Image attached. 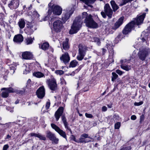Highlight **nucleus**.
I'll return each instance as SVG.
<instances>
[{
	"label": "nucleus",
	"mask_w": 150,
	"mask_h": 150,
	"mask_svg": "<svg viewBox=\"0 0 150 150\" xmlns=\"http://www.w3.org/2000/svg\"><path fill=\"white\" fill-rule=\"evenodd\" d=\"M146 14L145 13H144L142 15H138L137 18L134 19L125 26L123 30V33L125 35L128 34L131 32L135 25H139L143 23Z\"/></svg>",
	"instance_id": "1"
},
{
	"label": "nucleus",
	"mask_w": 150,
	"mask_h": 150,
	"mask_svg": "<svg viewBox=\"0 0 150 150\" xmlns=\"http://www.w3.org/2000/svg\"><path fill=\"white\" fill-rule=\"evenodd\" d=\"M88 16V15L87 12H83L82 14V18L80 17L76 18L71 26L69 33L70 34H73L76 33L81 27V25L82 23V19L85 18V22L86 18Z\"/></svg>",
	"instance_id": "2"
},
{
	"label": "nucleus",
	"mask_w": 150,
	"mask_h": 150,
	"mask_svg": "<svg viewBox=\"0 0 150 150\" xmlns=\"http://www.w3.org/2000/svg\"><path fill=\"white\" fill-rule=\"evenodd\" d=\"M48 6V15L45 17V21L47 20L49 18L48 16H50L52 12L54 15L58 16L60 15L62 13V8L60 6L54 4L53 1H51Z\"/></svg>",
	"instance_id": "3"
},
{
	"label": "nucleus",
	"mask_w": 150,
	"mask_h": 150,
	"mask_svg": "<svg viewBox=\"0 0 150 150\" xmlns=\"http://www.w3.org/2000/svg\"><path fill=\"white\" fill-rule=\"evenodd\" d=\"M150 54V49L146 48L140 50L138 53V55L139 59L143 61Z\"/></svg>",
	"instance_id": "4"
},
{
	"label": "nucleus",
	"mask_w": 150,
	"mask_h": 150,
	"mask_svg": "<svg viewBox=\"0 0 150 150\" xmlns=\"http://www.w3.org/2000/svg\"><path fill=\"white\" fill-rule=\"evenodd\" d=\"M85 23L86 25L89 28H95L98 27V24L93 20L91 15H89L87 18Z\"/></svg>",
	"instance_id": "5"
},
{
	"label": "nucleus",
	"mask_w": 150,
	"mask_h": 150,
	"mask_svg": "<svg viewBox=\"0 0 150 150\" xmlns=\"http://www.w3.org/2000/svg\"><path fill=\"white\" fill-rule=\"evenodd\" d=\"M86 48L81 45L79 46V53L76 57L77 59L79 61L82 60L85 55Z\"/></svg>",
	"instance_id": "6"
},
{
	"label": "nucleus",
	"mask_w": 150,
	"mask_h": 150,
	"mask_svg": "<svg viewBox=\"0 0 150 150\" xmlns=\"http://www.w3.org/2000/svg\"><path fill=\"white\" fill-rule=\"evenodd\" d=\"M46 82L48 87L51 90L55 91L57 89V84L55 79H47Z\"/></svg>",
	"instance_id": "7"
},
{
	"label": "nucleus",
	"mask_w": 150,
	"mask_h": 150,
	"mask_svg": "<svg viewBox=\"0 0 150 150\" xmlns=\"http://www.w3.org/2000/svg\"><path fill=\"white\" fill-rule=\"evenodd\" d=\"M51 127L57 132L61 136L67 140V136L66 132L62 130L60 128L53 123L51 124Z\"/></svg>",
	"instance_id": "8"
},
{
	"label": "nucleus",
	"mask_w": 150,
	"mask_h": 150,
	"mask_svg": "<svg viewBox=\"0 0 150 150\" xmlns=\"http://www.w3.org/2000/svg\"><path fill=\"white\" fill-rule=\"evenodd\" d=\"M54 29L57 32H59L63 27L62 22L60 20H57L53 23Z\"/></svg>",
	"instance_id": "9"
},
{
	"label": "nucleus",
	"mask_w": 150,
	"mask_h": 150,
	"mask_svg": "<svg viewBox=\"0 0 150 150\" xmlns=\"http://www.w3.org/2000/svg\"><path fill=\"white\" fill-rule=\"evenodd\" d=\"M27 29L26 30L28 34H31L37 29L36 26L34 23L28 22L27 24Z\"/></svg>",
	"instance_id": "10"
},
{
	"label": "nucleus",
	"mask_w": 150,
	"mask_h": 150,
	"mask_svg": "<svg viewBox=\"0 0 150 150\" xmlns=\"http://www.w3.org/2000/svg\"><path fill=\"white\" fill-rule=\"evenodd\" d=\"M74 9V7L71 8V10L67 11V12L63 14L62 17V19L64 23L69 18L70 16L73 13Z\"/></svg>",
	"instance_id": "11"
},
{
	"label": "nucleus",
	"mask_w": 150,
	"mask_h": 150,
	"mask_svg": "<svg viewBox=\"0 0 150 150\" xmlns=\"http://www.w3.org/2000/svg\"><path fill=\"white\" fill-rule=\"evenodd\" d=\"M1 90H4L2 92L1 95L3 98L7 97L9 93H13L14 92V89L11 87L4 88L1 89Z\"/></svg>",
	"instance_id": "12"
},
{
	"label": "nucleus",
	"mask_w": 150,
	"mask_h": 150,
	"mask_svg": "<svg viewBox=\"0 0 150 150\" xmlns=\"http://www.w3.org/2000/svg\"><path fill=\"white\" fill-rule=\"evenodd\" d=\"M104 11L109 18H112L113 11L109 4H105L104 7Z\"/></svg>",
	"instance_id": "13"
},
{
	"label": "nucleus",
	"mask_w": 150,
	"mask_h": 150,
	"mask_svg": "<svg viewBox=\"0 0 150 150\" xmlns=\"http://www.w3.org/2000/svg\"><path fill=\"white\" fill-rule=\"evenodd\" d=\"M36 94L38 97L40 98H42L45 95V89L44 86L40 87L37 91Z\"/></svg>",
	"instance_id": "14"
},
{
	"label": "nucleus",
	"mask_w": 150,
	"mask_h": 150,
	"mask_svg": "<svg viewBox=\"0 0 150 150\" xmlns=\"http://www.w3.org/2000/svg\"><path fill=\"white\" fill-rule=\"evenodd\" d=\"M129 61L126 59L122 60L120 61L121 65L120 67L121 68L127 71H128L131 69V67L130 66L126 65L125 63H128Z\"/></svg>",
	"instance_id": "15"
},
{
	"label": "nucleus",
	"mask_w": 150,
	"mask_h": 150,
	"mask_svg": "<svg viewBox=\"0 0 150 150\" xmlns=\"http://www.w3.org/2000/svg\"><path fill=\"white\" fill-rule=\"evenodd\" d=\"M23 40V37L22 35L18 34L16 35L13 39V42L17 44H20Z\"/></svg>",
	"instance_id": "16"
},
{
	"label": "nucleus",
	"mask_w": 150,
	"mask_h": 150,
	"mask_svg": "<svg viewBox=\"0 0 150 150\" xmlns=\"http://www.w3.org/2000/svg\"><path fill=\"white\" fill-rule=\"evenodd\" d=\"M63 107H60L55 112L54 116L57 121L58 120L60 116L62 115L63 112Z\"/></svg>",
	"instance_id": "17"
},
{
	"label": "nucleus",
	"mask_w": 150,
	"mask_h": 150,
	"mask_svg": "<svg viewBox=\"0 0 150 150\" xmlns=\"http://www.w3.org/2000/svg\"><path fill=\"white\" fill-rule=\"evenodd\" d=\"M61 61H62L65 64L68 63L70 60V57L68 53L67 52H65L62 54V56L60 57Z\"/></svg>",
	"instance_id": "18"
},
{
	"label": "nucleus",
	"mask_w": 150,
	"mask_h": 150,
	"mask_svg": "<svg viewBox=\"0 0 150 150\" xmlns=\"http://www.w3.org/2000/svg\"><path fill=\"white\" fill-rule=\"evenodd\" d=\"M19 5V2L18 0H13L8 4V6L11 9H15L17 8Z\"/></svg>",
	"instance_id": "19"
},
{
	"label": "nucleus",
	"mask_w": 150,
	"mask_h": 150,
	"mask_svg": "<svg viewBox=\"0 0 150 150\" xmlns=\"http://www.w3.org/2000/svg\"><path fill=\"white\" fill-rule=\"evenodd\" d=\"M22 57L24 59H30L33 58V55L31 53L28 52H25L22 54Z\"/></svg>",
	"instance_id": "20"
},
{
	"label": "nucleus",
	"mask_w": 150,
	"mask_h": 150,
	"mask_svg": "<svg viewBox=\"0 0 150 150\" xmlns=\"http://www.w3.org/2000/svg\"><path fill=\"white\" fill-rule=\"evenodd\" d=\"M124 19V17H122L120 18L115 23L114 29L116 30L118 28L122 23Z\"/></svg>",
	"instance_id": "21"
},
{
	"label": "nucleus",
	"mask_w": 150,
	"mask_h": 150,
	"mask_svg": "<svg viewBox=\"0 0 150 150\" xmlns=\"http://www.w3.org/2000/svg\"><path fill=\"white\" fill-rule=\"evenodd\" d=\"M80 1L83 2L88 6L92 8L93 6L91 4H93L96 0H80Z\"/></svg>",
	"instance_id": "22"
},
{
	"label": "nucleus",
	"mask_w": 150,
	"mask_h": 150,
	"mask_svg": "<svg viewBox=\"0 0 150 150\" xmlns=\"http://www.w3.org/2000/svg\"><path fill=\"white\" fill-rule=\"evenodd\" d=\"M62 47L63 49L65 50H67L69 49V40L68 38H66L65 40L63 42Z\"/></svg>",
	"instance_id": "23"
},
{
	"label": "nucleus",
	"mask_w": 150,
	"mask_h": 150,
	"mask_svg": "<svg viewBox=\"0 0 150 150\" xmlns=\"http://www.w3.org/2000/svg\"><path fill=\"white\" fill-rule=\"evenodd\" d=\"M25 23V20L23 18L20 19L18 22V26L21 29H23L24 28Z\"/></svg>",
	"instance_id": "24"
},
{
	"label": "nucleus",
	"mask_w": 150,
	"mask_h": 150,
	"mask_svg": "<svg viewBox=\"0 0 150 150\" xmlns=\"http://www.w3.org/2000/svg\"><path fill=\"white\" fill-rule=\"evenodd\" d=\"M33 74L34 76L37 78L45 77V75L44 74L40 71L34 72Z\"/></svg>",
	"instance_id": "25"
},
{
	"label": "nucleus",
	"mask_w": 150,
	"mask_h": 150,
	"mask_svg": "<svg viewBox=\"0 0 150 150\" xmlns=\"http://www.w3.org/2000/svg\"><path fill=\"white\" fill-rule=\"evenodd\" d=\"M29 14L33 17V18H38L39 16V15L37 12L34 10H33L31 11L30 12H29Z\"/></svg>",
	"instance_id": "26"
},
{
	"label": "nucleus",
	"mask_w": 150,
	"mask_h": 150,
	"mask_svg": "<svg viewBox=\"0 0 150 150\" xmlns=\"http://www.w3.org/2000/svg\"><path fill=\"white\" fill-rule=\"evenodd\" d=\"M110 3L114 11H116L119 8L118 6L114 0L111 1Z\"/></svg>",
	"instance_id": "27"
},
{
	"label": "nucleus",
	"mask_w": 150,
	"mask_h": 150,
	"mask_svg": "<svg viewBox=\"0 0 150 150\" xmlns=\"http://www.w3.org/2000/svg\"><path fill=\"white\" fill-rule=\"evenodd\" d=\"M23 68L24 70L23 71V74H27L30 71V66L28 64L24 65Z\"/></svg>",
	"instance_id": "28"
},
{
	"label": "nucleus",
	"mask_w": 150,
	"mask_h": 150,
	"mask_svg": "<svg viewBox=\"0 0 150 150\" xmlns=\"http://www.w3.org/2000/svg\"><path fill=\"white\" fill-rule=\"evenodd\" d=\"M46 137L51 140L55 135V134L49 131H47L46 132Z\"/></svg>",
	"instance_id": "29"
},
{
	"label": "nucleus",
	"mask_w": 150,
	"mask_h": 150,
	"mask_svg": "<svg viewBox=\"0 0 150 150\" xmlns=\"http://www.w3.org/2000/svg\"><path fill=\"white\" fill-rule=\"evenodd\" d=\"M91 141L90 140L85 139L84 138H83V137H82L81 136L79 138V140H78V143H88L90 142H91Z\"/></svg>",
	"instance_id": "30"
},
{
	"label": "nucleus",
	"mask_w": 150,
	"mask_h": 150,
	"mask_svg": "<svg viewBox=\"0 0 150 150\" xmlns=\"http://www.w3.org/2000/svg\"><path fill=\"white\" fill-rule=\"evenodd\" d=\"M34 40V38L28 37L25 39V43L28 45L32 43L33 40Z\"/></svg>",
	"instance_id": "31"
},
{
	"label": "nucleus",
	"mask_w": 150,
	"mask_h": 150,
	"mask_svg": "<svg viewBox=\"0 0 150 150\" xmlns=\"http://www.w3.org/2000/svg\"><path fill=\"white\" fill-rule=\"evenodd\" d=\"M78 62L75 60L72 61L70 63L69 65V67H74L78 64Z\"/></svg>",
	"instance_id": "32"
},
{
	"label": "nucleus",
	"mask_w": 150,
	"mask_h": 150,
	"mask_svg": "<svg viewBox=\"0 0 150 150\" xmlns=\"http://www.w3.org/2000/svg\"><path fill=\"white\" fill-rule=\"evenodd\" d=\"M49 46V45L48 43H44L41 45V48L43 50H46L48 49Z\"/></svg>",
	"instance_id": "33"
},
{
	"label": "nucleus",
	"mask_w": 150,
	"mask_h": 150,
	"mask_svg": "<svg viewBox=\"0 0 150 150\" xmlns=\"http://www.w3.org/2000/svg\"><path fill=\"white\" fill-rule=\"evenodd\" d=\"M50 141L52 142L53 144H57L59 143V139L58 138H57L55 135Z\"/></svg>",
	"instance_id": "34"
},
{
	"label": "nucleus",
	"mask_w": 150,
	"mask_h": 150,
	"mask_svg": "<svg viewBox=\"0 0 150 150\" xmlns=\"http://www.w3.org/2000/svg\"><path fill=\"white\" fill-rule=\"evenodd\" d=\"M92 41L94 42H96L97 44L98 45H99L100 44V41L99 39L97 37H93L92 39Z\"/></svg>",
	"instance_id": "35"
},
{
	"label": "nucleus",
	"mask_w": 150,
	"mask_h": 150,
	"mask_svg": "<svg viewBox=\"0 0 150 150\" xmlns=\"http://www.w3.org/2000/svg\"><path fill=\"white\" fill-rule=\"evenodd\" d=\"M133 0H122V2L120 4L119 6H122L129 2L132 1Z\"/></svg>",
	"instance_id": "36"
},
{
	"label": "nucleus",
	"mask_w": 150,
	"mask_h": 150,
	"mask_svg": "<svg viewBox=\"0 0 150 150\" xmlns=\"http://www.w3.org/2000/svg\"><path fill=\"white\" fill-rule=\"evenodd\" d=\"M112 81H113L117 78L118 76L115 72H112Z\"/></svg>",
	"instance_id": "37"
},
{
	"label": "nucleus",
	"mask_w": 150,
	"mask_h": 150,
	"mask_svg": "<svg viewBox=\"0 0 150 150\" xmlns=\"http://www.w3.org/2000/svg\"><path fill=\"white\" fill-rule=\"evenodd\" d=\"M37 137L39 138L40 140L45 141L46 140V137L39 133H38Z\"/></svg>",
	"instance_id": "38"
},
{
	"label": "nucleus",
	"mask_w": 150,
	"mask_h": 150,
	"mask_svg": "<svg viewBox=\"0 0 150 150\" xmlns=\"http://www.w3.org/2000/svg\"><path fill=\"white\" fill-rule=\"evenodd\" d=\"M131 149L132 148L130 146H123L120 150H131Z\"/></svg>",
	"instance_id": "39"
},
{
	"label": "nucleus",
	"mask_w": 150,
	"mask_h": 150,
	"mask_svg": "<svg viewBox=\"0 0 150 150\" xmlns=\"http://www.w3.org/2000/svg\"><path fill=\"white\" fill-rule=\"evenodd\" d=\"M63 124H64L65 128L67 130H69L70 132L71 133V134L72 131L70 128L68 127L67 122Z\"/></svg>",
	"instance_id": "40"
},
{
	"label": "nucleus",
	"mask_w": 150,
	"mask_h": 150,
	"mask_svg": "<svg viewBox=\"0 0 150 150\" xmlns=\"http://www.w3.org/2000/svg\"><path fill=\"white\" fill-rule=\"evenodd\" d=\"M55 73L57 75H61L64 73V72L62 70H57L55 71Z\"/></svg>",
	"instance_id": "41"
},
{
	"label": "nucleus",
	"mask_w": 150,
	"mask_h": 150,
	"mask_svg": "<svg viewBox=\"0 0 150 150\" xmlns=\"http://www.w3.org/2000/svg\"><path fill=\"white\" fill-rule=\"evenodd\" d=\"M120 126V123L117 122L116 123L115 125V129H118L119 128Z\"/></svg>",
	"instance_id": "42"
},
{
	"label": "nucleus",
	"mask_w": 150,
	"mask_h": 150,
	"mask_svg": "<svg viewBox=\"0 0 150 150\" xmlns=\"http://www.w3.org/2000/svg\"><path fill=\"white\" fill-rule=\"evenodd\" d=\"M62 119L63 121V123L67 122V119L65 117L64 115H62Z\"/></svg>",
	"instance_id": "43"
},
{
	"label": "nucleus",
	"mask_w": 150,
	"mask_h": 150,
	"mask_svg": "<svg viewBox=\"0 0 150 150\" xmlns=\"http://www.w3.org/2000/svg\"><path fill=\"white\" fill-rule=\"evenodd\" d=\"M85 116L88 118H92L93 117V116L92 114L88 113H85Z\"/></svg>",
	"instance_id": "44"
},
{
	"label": "nucleus",
	"mask_w": 150,
	"mask_h": 150,
	"mask_svg": "<svg viewBox=\"0 0 150 150\" xmlns=\"http://www.w3.org/2000/svg\"><path fill=\"white\" fill-rule=\"evenodd\" d=\"M50 103L49 102H47L46 103L45 105V108L46 110L48 109L50 106Z\"/></svg>",
	"instance_id": "45"
},
{
	"label": "nucleus",
	"mask_w": 150,
	"mask_h": 150,
	"mask_svg": "<svg viewBox=\"0 0 150 150\" xmlns=\"http://www.w3.org/2000/svg\"><path fill=\"white\" fill-rule=\"evenodd\" d=\"M143 103L142 101H140L139 102H135L134 103V105L135 106H139L140 105Z\"/></svg>",
	"instance_id": "46"
},
{
	"label": "nucleus",
	"mask_w": 150,
	"mask_h": 150,
	"mask_svg": "<svg viewBox=\"0 0 150 150\" xmlns=\"http://www.w3.org/2000/svg\"><path fill=\"white\" fill-rule=\"evenodd\" d=\"M88 134L84 133L82 134L81 136L82 137H83V138L86 139L88 137Z\"/></svg>",
	"instance_id": "47"
},
{
	"label": "nucleus",
	"mask_w": 150,
	"mask_h": 150,
	"mask_svg": "<svg viewBox=\"0 0 150 150\" xmlns=\"http://www.w3.org/2000/svg\"><path fill=\"white\" fill-rule=\"evenodd\" d=\"M9 148V146L8 144L5 145L3 148V150H7L8 148Z\"/></svg>",
	"instance_id": "48"
},
{
	"label": "nucleus",
	"mask_w": 150,
	"mask_h": 150,
	"mask_svg": "<svg viewBox=\"0 0 150 150\" xmlns=\"http://www.w3.org/2000/svg\"><path fill=\"white\" fill-rule=\"evenodd\" d=\"M101 14L102 16V17L104 18H105L106 17V14L104 12L102 11L101 12Z\"/></svg>",
	"instance_id": "49"
},
{
	"label": "nucleus",
	"mask_w": 150,
	"mask_h": 150,
	"mask_svg": "<svg viewBox=\"0 0 150 150\" xmlns=\"http://www.w3.org/2000/svg\"><path fill=\"white\" fill-rule=\"evenodd\" d=\"M38 133H31L30 134V135L31 137H38Z\"/></svg>",
	"instance_id": "50"
},
{
	"label": "nucleus",
	"mask_w": 150,
	"mask_h": 150,
	"mask_svg": "<svg viewBox=\"0 0 150 150\" xmlns=\"http://www.w3.org/2000/svg\"><path fill=\"white\" fill-rule=\"evenodd\" d=\"M71 136L72 137L71 138V139L73 140L76 142L78 143V140H77L76 139V138L74 135H72Z\"/></svg>",
	"instance_id": "51"
},
{
	"label": "nucleus",
	"mask_w": 150,
	"mask_h": 150,
	"mask_svg": "<svg viewBox=\"0 0 150 150\" xmlns=\"http://www.w3.org/2000/svg\"><path fill=\"white\" fill-rule=\"evenodd\" d=\"M116 72L120 75H122V72L119 70H117L116 71Z\"/></svg>",
	"instance_id": "52"
},
{
	"label": "nucleus",
	"mask_w": 150,
	"mask_h": 150,
	"mask_svg": "<svg viewBox=\"0 0 150 150\" xmlns=\"http://www.w3.org/2000/svg\"><path fill=\"white\" fill-rule=\"evenodd\" d=\"M55 18V17L53 16H51L49 18V23H50V22H51V23H52V21H53L54 20V19Z\"/></svg>",
	"instance_id": "53"
},
{
	"label": "nucleus",
	"mask_w": 150,
	"mask_h": 150,
	"mask_svg": "<svg viewBox=\"0 0 150 150\" xmlns=\"http://www.w3.org/2000/svg\"><path fill=\"white\" fill-rule=\"evenodd\" d=\"M144 115H142L140 116V122L144 120Z\"/></svg>",
	"instance_id": "54"
},
{
	"label": "nucleus",
	"mask_w": 150,
	"mask_h": 150,
	"mask_svg": "<svg viewBox=\"0 0 150 150\" xmlns=\"http://www.w3.org/2000/svg\"><path fill=\"white\" fill-rule=\"evenodd\" d=\"M137 117L135 115H132L131 117V119L132 120H134L136 119Z\"/></svg>",
	"instance_id": "55"
},
{
	"label": "nucleus",
	"mask_w": 150,
	"mask_h": 150,
	"mask_svg": "<svg viewBox=\"0 0 150 150\" xmlns=\"http://www.w3.org/2000/svg\"><path fill=\"white\" fill-rule=\"evenodd\" d=\"M6 109L8 111H10V112H13V110L11 108L9 107H7L6 108Z\"/></svg>",
	"instance_id": "56"
},
{
	"label": "nucleus",
	"mask_w": 150,
	"mask_h": 150,
	"mask_svg": "<svg viewBox=\"0 0 150 150\" xmlns=\"http://www.w3.org/2000/svg\"><path fill=\"white\" fill-rule=\"evenodd\" d=\"M107 110V108L105 106H103L102 108V110L103 111L105 112Z\"/></svg>",
	"instance_id": "57"
},
{
	"label": "nucleus",
	"mask_w": 150,
	"mask_h": 150,
	"mask_svg": "<svg viewBox=\"0 0 150 150\" xmlns=\"http://www.w3.org/2000/svg\"><path fill=\"white\" fill-rule=\"evenodd\" d=\"M11 68V71L10 72L11 73H13V74L15 72V70L14 69H12V68H14V67H10Z\"/></svg>",
	"instance_id": "58"
},
{
	"label": "nucleus",
	"mask_w": 150,
	"mask_h": 150,
	"mask_svg": "<svg viewBox=\"0 0 150 150\" xmlns=\"http://www.w3.org/2000/svg\"><path fill=\"white\" fill-rule=\"evenodd\" d=\"M11 136L9 134H8L6 137L5 138V139L6 140L9 139V138H11Z\"/></svg>",
	"instance_id": "59"
},
{
	"label": "nucleus",
	"mask_w": 150,
	"mask_h": 150,
	"mask_svg": "<svg viewBox=\"0 0 150 150\" xmlns=\"http://www.w3.org/2000/svg\"><path fill=\"white\" fill-rule=\"evenodd\" d=\"M114 119L116 118V119H118L119 118V116L118 115H114L113 117Z\"/></svg>",
	"instance_id": "60"
},
{
	"label": "nucleus",
	"mask_w": 150,
	"mask_h": 150,
	"mask_svg": "<svg viewBox=\"0 0 150 150\" xmlns=\"http://www.w3.org/2000/svg\"><path fill=\"white\" fill-rule=\"evenodd\" d=\"M102 50H103V54H104V53L106 52V50L104 49H103Z\"/></svg>",
	"instance_id": "61"
},
{
	"label": "nucleus",
	"mask_w": 150,
	"mask_h": 150,
	"mask_svg": "<svg viewBox=\"0 0 150 150\" xmlns=\"http://www.w3.org/2000/svg\"><path fill=\"white\" fill-rule=\"evenodd\" d=\"M19 102V100H17L15 102V104H18Z\"/></svg>",
	"instance_id": "62"
},
{
	"label": "nucleus",
	"mask_w": 150,
	"mask_h": 150,
	"mask_svg": "<svg viewBox=\"0 0 150 150\" xmlns=\"http://www.w3.org/2000/svg\"><path fill=\"white\" fill-rule=\"evenodd\" d=\"M107 106L109 108H111L112 107L111 105H108Z\"/></svg>",
	"instance_id": "63"
},
{
	"label": "nucleus",
	"mask_w": 150,
	"mask_h": 150,
	"mask_svg": "<svg viewBox=\"0 0 150 150\" xmlns=\"http://www.w3.org/2000/svg\"><path fill=\"white\" fill-rule=\"evenodd\" d=\"M142 42H144L145 41V39L144 38H142Z\"/></svg>",
	"instance_id": "64"
}]
</instances>
